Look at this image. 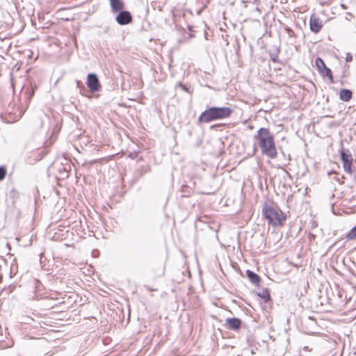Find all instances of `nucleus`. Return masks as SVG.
Segmentation results:
<instances>
[{
	"label": "nucleus",
	"mask_w": 356,
	"mask_h": 356,
	"mask_svg": "<svg viewBox=\"0 0 356 356\" xmlns=\"http://www.w3.org/2000/svg\"><path fill=\"white\" fill-rule=\"evenodd\" d=\"M254 139L261 149V153L270 159H275L277 155L274 136L267 128L261 127L254 136Z\"/></svg>",
	"instance_id": "1"
},
{
	"label": "nucleus",
	"mask_w": 356,
	"mask_h": 356,
	"mask_svg": "<svg viewBox=\"0 0 356 356\" xmlns=\"http://www.w3.org/2000/svg\"><path fill=\"white\" fill-rule=\"evenodd\" d=\"M233 112V109L230 107H209L200 115L198 122L209 123L212 121L225 119L230 117Z\"/></svg>",
	"instance_id": "2"
},
{
	"label": "nucleus",
	"mask_w": 356,
	"mask_h": 356,
	"mask_svg": "<svg viewBox=\"0 0 356 356\" xmlns=\"http://www.w3.org/2000/svg\"><path fill=\"white\" fill-rule=\"evenodd\" d=\"M262 213L268 224L273 227L284 225L286 215L277 206L265 202L262 206Z\"/></svg>",
	"instance_id": "3"
},
{
	"label": "nucleus",
	"mask_w": 356,
	"mask_h": 356,
	"mask_svg": "<svg viewBox=\"0 0 356 356\" xmlns=\"http://www.w3.org/2000/svg\"><path fill=\"white\" fill-rule=\"evenodd\" d=\"M125 5L121 6L116 10H111L113 14H116L115 21L121 25H127L132 22L133 17L129 10H124Z\"/></svg>",
	"instance_id": "4"
},
{
	"label": "nucleus",
	"mask_w": 356,
	"mask_h": 356,
	"mask_svg": "<svg viewBox=\"0 0 356 356\" xmlns=\"http://www.w3.org/2000/svg\"><path fill=\"white\" fill-rule=\"evenodd\" d=\"M86 84L92 92H98L101 89V84L99 78L95 73H90L88 74Z\"/></svg>",
	"instance_id": "5"
},
{
	"label": "nucleus",
	"mask_w": 356,
	"mask_h": 356,
	"mask_svg": "<svg viewBox=\"0 0 356 356\" xmlns=\"http://www.w3.org/2000/svg\"><path fill=\"white\" fill-rule=\"evenodd\" d=\"M309 27L310 30L313 33H317L321 31L322 28V22L319 18L315 16H312L309 20Z\"/></svg>",
	"instance_id": "6"
},
{
	"label": "nucleus",
	"mask_w": 356,
	"mask_h": 356,
	"mask_svg": "<svg viewBox=\"0 0 356 356\" xmlns=\"http://www.w3.org/2000/svg\"><path fill=\"white\" fill-rule=\"evenodd\" d=\"M241 324L242 321L241 319L238 318H227L225 325L229 330H238L240 329Z\"/></svg>",
	"instance_id": "7"
},
{
	"label": "nucleus",
	"mask_w": 356,
	"mask_h": 356,
	"mask_svg": "<svg viewBox=\"0 0 356 356\" xmlns=\"http://www.w3.org/2000/svg\"><path fill=\"white\" fill-rule=\"evenodd\" d=\"M151 167L149 165H145L138 168L134 172V177L136 179H140L144 175L149 172Z\"/></svg>",
	"instance_id": "8"
},
{
	"label": "nucleus",
	"mask_w": 356,
	"mask_h": 356,
	"mask_svg": "<svg viewBox=\"0 0 356 356\" xmlns=\"http://www.w3.org/2000/svg\"><path fill=\"white\" fill-rule=\"evenodd\" d=\"M339 99L343 102H348L353 97V92L349 89L343 88L339 91Z\"/></svg>",
	"instance_id": "9"
},
{
	"label": "nucleus",
	"mask_w": 356,
	"mask_h": 356,
	"mask_svg": "<svg viewBox=\"0 0 356 356\" xmlns=\"http://www.w3.org/2000/svg\"><path fill=\"white\" fill-rule=\"evenodd\" d=\"M340 157L343 162V164L353 162V156L348 149H342L340 151Z\"/></svg>",
	"instance_id": "10"
},
{
	"label": "nucleus",
	"mask_w": 356,
	"mask_h": 356,
	"mask_svg": "<svg viewBox=\"0 0 356 356\" xmlns=\"http://www.w3.org/2000/svg\"><path fill=\"white\" fill-rule=\"evenodd\" d=\"M247 277H248L249 280L254 284L258 285L260 282V277L255 273L254 272L248 270L246 271Z\"/></svg>",
	"instance_id": "11"
},
{
	"label": "nucleus",
	"mask_w": 356,
	"mask_h": 356,
	"mask_svg": "<svg viewBox=\"0 0 356 356\" xmlns=\"http://www.w3.org/2000/svg\"><path fill=\"white\" fill-rule=\"evenodd\" d=\"M258 296L260 297L265 302H268L270 300V295L267 288H264L262 290L257 293Z\"/></svg>",
	"instance_id": "12"
},
{
	"label": "nucleus",
	"mask_w": 356,
	"mask_h": 356,
	"mask_svg": "<svg viewBox=\"0 0 356 356\" xmlns=\"http://www.w3.org/2000/svg\"><path fill=\"white\" fill-rule=\"evenodd\" d=\"M316 65L320 73H323V70L327 67L323 60L318 57L316 59Z\"/></svg>",
	"instance_id": "13"
},
{
	"label": "nucleus",
	"mask_w": 356,
	"mask_h": 356,
	"mask_svg": "<svg viewBox=\"0 0 356 356\" xmlns=\"http://www.w3.org/2000/svg\"><path fill=\"white\" fill-rule=\"evenodd\" d=\"M111 10H116L119 8L121 6L124 5V3L122 0H109Z\"/></svg>",
	"instance_id": "14"
},
{
	"label": "nucleus",
	"mask_w": 356,
	"mask_h": 356,
	"mask_svg": "<svg viewBox=\"0 0 356 356\" xmlns=\"http://www.w3.org/2000/svg\"><path fill=\"white\" fill-rule=\"evenodd\" d=\"M321 74H322L323 76H327L331 83L334 82L332 72V70L329 67H327L323 70V73H321Z\"/></svg>",
	"instance_id": "15"
},
{
	"label": "nucleus",
	"mask_w": 356,
	"mask_h": 356,
	"mask_svg": "<svg viewBox=\"0 0 356 356\" xmlns=\"http://www.w3.org/2000/svg\"><path fill=\"white\" fill-rule=\"evenodd\" d=\"M347 240L356 239V225L353 227L346 235Z\"/></svg>",
	"instance_id": "16"
},
{
	"label": "nucleus",
	"mask_w": 356,
	"mask_h": 356,
	"mask_svg": "<svg viewBox=\"0 0 356 356\" xmlns=\"http://www.w3.org/2000/svg\"><path fill=\"white\" fill-rule=\"evenodd\" d=\"M284 29L289 37L293 39V42H295L294 40L296 38V35L295 34L294 31L289 26H284Z\"/></svg>",
	"instance_id": "17"
},
{
	"label": "nucleus",
	"mask_w": 356,
	"mask_h": 356,
	"mask_svg": "<svg viewBox=\"0 0 356 356\" xmlns=\"http://www.w3.org/2000/svg\"><path fill=\"white\" fill-rule=\"evenodd\" d=\"M352 163H353V162L343 164V167L344 171L346 172H347L348 174L352 173Z\"/></svg>",
	"instance_id": "18"
},
{
	"label": "nucleus",
	"mask_w": 356,
	"mask_h": 356,
	"mask_svg": "<svg viewBox=\"0 0 356 356\" xmlns=\"http://www.w3.org/2000/svg\"><path fill=\"white\" fill-rule=\"evenodd\" d=\"M6 174H7V170H6V167L0 166V181H3L5 179Z\"/></svg>",
	"instance_id": "19"
},
{
	"label": "nucleus",
	"mask_w": 356,
	"mask_h": 356,
	"mask_svg": "<svg viewBox=\"0 0 356 356\" xmlns=\"http://www.w3.org/2000/svg\"><path fill=\"white\" fill-rule=\"evenodd\" d=\"M77 88H80V92L83 95V92H87V89L84 87L82 82L81 81H76Z\"/></svg>",
	"instance_id": "20"
},
{
	"label": "nucleus",
	"mask_w": 356,
	"mask_h": 356,
	"mask_svg": "<svg viewBox=\"0 0 356 356\" xmlns=\"http://www.w3.org/2000/svg\"><path fill=\"white\" fill-rule=\"evenodd\" d=\"M353 60V56L350 53H347L346 56V62H351Z\"/></svg>",
	"instance_id": "21"
},
{
	"label": "nucleus",
	"mask_w": 356,
	"mask_h": 356,
	"mask_svg": "<svg viewBox=\"0 0 356 356\" xmlns=\"http://www.w3.org/2000/svg\"><path fill=\"white\" fill-rule=\"evenodd\" d=\"M179 86L183 90H185V91H187V88L186 86L183 84L182 83H179Z\"/></svg>",
	"instance_id": "22"
},
{
	"label": "nucleus",
	"mask_w": 356,
	"mask_h": 356,
	"mask_svg": "<svg viewBox=\"0 0 356 356\" xmlns=\"http://www.w3.org/2000/svg\"><path fill=\"white\" fill-rule=\"evenodd\" d=\"M270 58H271V59H272L274 62H275V61H276V60H277V56H276L270 55Z\"/></svg>",
	"instance_id": "23"
},
{
	"label": "nucleus",
	"mask_w": 356,
	"mask_h": 356,
	"mask_svg": "<svg viewBox=\"0 0 356 356\" xmlns=\"http://www.w3.org/2000/svg\"><path fill=\"white\" fill-rule=\"evenodd\" d=\"M46 154H47V152H44V153L42 154V155L41 156H40V157L38 159V161H39V160L42 159V157H43Z\"/></svg>",
	"instance_id": "24"
}]
</instances>
